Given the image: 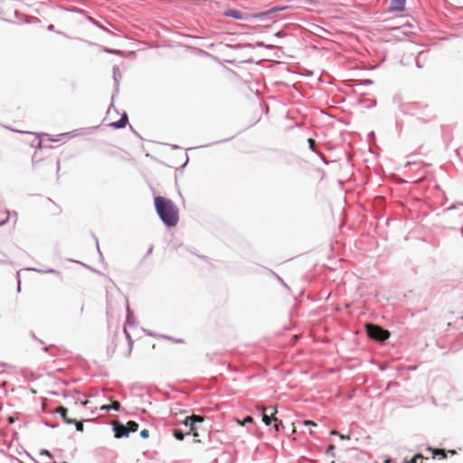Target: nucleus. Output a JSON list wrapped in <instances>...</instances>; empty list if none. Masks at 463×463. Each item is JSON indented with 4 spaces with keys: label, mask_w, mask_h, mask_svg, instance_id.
Here are the masks:
<instances>
[{
    "label": "nucleus",
    "mask_w": 463,
    "mask_h": 463,
    "mask_svg": "<svg viewBox=\"0 0 463 463\" xmlns=\"http://www.w3.org/2000/svg\"><path fill=\"white\" fill-rule=\"evenodd\" d=\"M120 408V403L117 401L113 402L111 405H103L101 406V410H106V411H109L110 409H113V410H119Z\"/></svg>",
    "instance_id": "f3484780"
},
{
    "label": "nucleus",
    "mask_w": 463,
    "mask_h": 463,
    "mask_svg": "<svg viewBox=\"0 0 463 463\" xmlns=\"http://www.w3.org/2000/svg\"><path fill=\"white\" fill-rule=\"evenodd\" d=\"M154 203L158 217L165 226L175 227L178 223V210L170 199L156 196Z\"/></svg>",
    "instance_id": "f257e3e1"
},
{
    "label": "nucleus",
    "mask_w": 463,
    "mask_h": 463,
    "mask_svg": "<svg viewBox=\"0 0 463 463\" xmlns=\"http://www.w3.org/2000/svg\"><path fill=\"white\" fill-rule=\"evenodd\" d=\"M365 331L367 335L377 342L383 343L390 338L391 333L389 330L384 329L376 324H366Z\"/></svg>",
    "instance_id": "7ed1b4c3"
},
{
    "label": "nucleus",
    "mask_w": 463,
    "mask_h": 463,
    "mask_svg": "<svg viewBox=\"0 0 463 463\" xmlns=\"http://www.w3.org/2000/svg\"><path fill=\"white\" fill-rule=\"evenodd\" d=\"M429 449L431 451L433 458H435L436 456H439L440 458H445L447 457V453L444 449Z\"/></svg>",
    "instance_id": "4468645a"
},
{
    "label": "nucleus",
    "mask_w": 463,
    "mask_h": 463,
    "mask_svg": "<svg viewBox=\"0 0 463 463\" xmlns=\"http://www.w3.org/2000/svg\"><path fill=\"white\" fill-rule=\"evenodd\" d=\"M271 14H272V13L270 12V9H269L264 12L253 14L250 15V17L253 19L265 21V20H269Z\"/></svg>",
    "instance_id": "9b49d317"
},
{
    "label": "nucleus",
    "mask_w": 463,
    "mask_h": 463,
    "mask_svg": "<svg viewBox=\"0 0 463 463\" xmlns=\"http://www.w3.org/2000/svg\"><path fill=\"white\" fill-rule=\"evenodd\" d=\"M452 208H454V207H453V206H452V207H449V208H447V209L445 210V212H449V211H450Z\"/></svg>",
    "instance_id": "09e8293b"
},
{
    "label": "nucleus",
    "mask_w": 463,
    "mask_h": 463,
    "mask_svg": "<svg viewBox=\"0 0 463 463\" xmlns=\"http://www.w3.org/2000/svg\"><path fill=\"white\" fill-rule=\"evenodd\" d=\"M415 62H416V66L418 68H422V65L420 63V57L419 56L416 58Z\"/></svg>",
    "instance_id": "72a5a7b5"
},
{
    "label": "nucleus",
    "mask_w": 463,
    "mask_h": 463,
    "mask_svg": "<svg viewBox=\"0 0 463 463\" xmlns=\"http://www.w3.org/2000/svg\"><path fill=\"white\" fill-rule=\"evenodd\" d=\"M38 146L42 147V141L41 140L38 141Z\"/></svg>",
    "instance_id": "de8ad7c7"
},
{
    "label": "nucleus",
    "mask_w": 463,
    "mask_h": 463,
    "mask_svg": "<svg viewBox=\"0 0 463 463\" xmlns=\"http://www.w3.org/2000/svg\"><path fill=\"white\" fill-rule=\"evenodd\" d=\"M307 142H308V146H309L310 150L313 151L314 153L317 154L319 151H317L316 149V141L313 138H308Z\"/></svg>",
    "instance_id": "6ab92c4d"
},
{
    "label": "nucleus",
    "mask_w": 463,
    "mask_h": 463,
    "mask_svg": "<svg viewBox=\"0 0 463 463\" xmlns=\"http://www.w3.org/2000/svg\"><path fill=\"white\" fill-rule=\"evenodd\" d=\"M188 160H189V157H188L187 154H185V163H184V166L187 164Z\"/></svg>",
    "instance_id": "79ce46f5"
},
{
    "label": "nucleus",
    "mask_w": 463,
    "mask_h": 463,
    "mask_svg": "<svg viewBox=\"0 0 463 463\" xmlns=\"http://www.w3.org/2000/svg\"><path fill=\"white\" fill-rule=\"evenodd\" d=\"M273 421L275 422L274 428L277 431L279 430V427L282 426V421L279 420L276 417H273Z\"/></svg>",
    "instance_id": "a878e982"
},
{
    "label": "nucleus",
    "mask_w": 463,
    "mask_h": 463,
    "mask_svg": "<svg viewBox=\"0 0 463 463\" xmlns=\"http://www.w3.org/2000/svg\"><path fill=\"white\" fill-rule=\"evenodd\" d=\"M29 270H33V271H36L41 274L50 273V274L61 275V272L58 269H41L33 268V269H29Z\"/></svg>",
    "instance_id": "ddd939ff"
},
{
    "label": "nucleus",
    "mask_w": 463,
    "mask_h": 463,
    "mask_svg": "<svg viewBox=\"0 0 463 463\" xmlns=\"http://www.w3.org/2000/svg\"><path fill=\"white\" fill-rule=\"evenodd\" d=\"M253 422V418L251 416H247L243 421H239V423L241 425V426H244L246 423H251Z\"/></svg>",
    "instance_id": "393cba45"
},
{
    "label": "nucleus",
    "mask_w": 463,
    "mask_h": 463,
    "mask_svg": "<svg viewBox=\"0 0 463 463\" xmlns=\"http://www.w3.org/2000/svg\"><path fill=\"white\" fill-rule=\"evenodd\" d=\"M339 437H340L341 439H350L349 436H345L343 434H339Z\"/></svg>",
    "instance_id": "f704fd0d"
},
{
    "label": "nucleus",
    "mask_w": 463,
    "mask_h": 463,
    "mask_svg": "<svg viewBox=\"0 0 463 463\" xmlns=\"http://www.w3.org/2000/svg\"><path fill=\"white\" fill-rule=\"evenodd\" d=\"M113 430L115 433V437L117 439H120L125 436H128V427L126 425H123L118 421H115L113 423Z\"/></svg>",
    "instance_id": "20e7f679"
},
{
    "label": "nucleus",
    "mask_w": 463,
    "mask_h": 463,
    "mask_svg": "<svg viewBox=\"0 0 463 463\" xmlns=\"http://www.w3.org/2000/svg\"><path fill=\"white\" fill-rule=\"evenodd\" d=\"M20 289H21L20 280H18L17 290L20 291Z\"/></svg>",
    "instance_id": "49530a36"
},
{
    "label": "nucleus",
    "mask_w": 463,
    "mask_h": 463,
    "mask_svg": "<svg viewBox=\"0 0 463 463\" xmlns=\"http://www.w3.org/2000/svg\"><path fill=\"white\" fill-rule=\"evenodd\" d=\"M60 170V161H57V172Z\"/></svg>",
    "instance_id": "a18cd8bd"
},
{
    "label": "nucleus",
    "mask_w": 463,
    "mask_h": 463,
    "mask_svg": "<svg viewBox=\"0 0 463 463\" xmlns=\"http://www.w3.org/2000/svg\"><path fill=\"white\" fill-rule=\"evenodd\" d=\"M257 46L262 47V46H264V43L261 42H259V43H257Z\"/></svg>",
    "instance_id": "37998d69"
},
{
    "label": "nucleus",
    "mask_w": 463,
    "mask_h": 463,
    "mask_svg": "<svg viewBox=\"0 0 463 463\" xmlns=\"http://www.w3.org/2000/svg\"><path fill=\"white\" fill-rule=\"evenodd\" d=\"M303 424L306 425V426H312V427H316L317 426V423L315 421L309 420H304Z\"/></svg>",
    "instance_id": "cd10ccee"
},
{
    "label": "nucleus",
    "mask_w": 463,
    "mask_h": 463,
    "mask_svg": "<svg viewBox=\"0 0 463 463\" xmlns=\"http://www.w3.org/2000/svg\"><path fill=\"white\" fill-rule=\"evenodd\" d=\"M224 14L227 17L234 18L236 20H242V19H244V14L241 11L236 10V9H227L224 12Z\"/></svg>",
    "instance_id": "1a4fd4ad"
},
{
    "label": "nucleus",
    "mask_w": 463,
    "mask_h": 463,
    "mask_svg": "<svg viewBox=\"0 0 463 463\" xmlns=\"http://www.w3.org/2000/svg\"><path fill=\"white\" fill-rule=\"evenodd\" d=\"M52 348H53V345L46 346L43 348V351L49 352Z\"/></svg>",
    "instance_id": "c9c22d12"
},
{
    "label": "nucleus",
    "mask_w": 463,
    "mask_h": 463,
    "mask_svg": "<svg viewBox=\"0 0 463 463\" xmlns=\"http://www.w3.org/2000/svg\"><path fill=\"white\" fill-rule=\"evenodd\" d=\"M448 453H449L450 455H456L457 451L454 450V449H450V450L448 451Z\"/></svg>",
    "instance_id": "58836bf2"
},
{
    "label": "nucleus",
    "mask_w": 463,
    "mask_h": 463,
    "mask_svg": "<svg viewBox=\"0 0 463 463\" xmlns=\"http://www.w3.org/2000/svg\"><path fill=\"white\" fill-rule=\"evenodd\" d=\"M361 84H363V85H371V84H373V80H369V79H366V80H364Z\"/></svg>",
    "instance_id": "473e14b6"
},
{
    "label": "nucleus",
    "mask_w": 463,
    "mask_h": 463,
    "mask_svg": "<svg viewBox=\"0 0 463 463\" xmlns=\"http://www.w3.org/2000/svg\"><path fill=\"white\" fill-rule=\"evenodd\" d=\"M461 209H462V212H461V215H463V205H461Z\"/></svg>",
    "instance_id": "3c124183"
},
{
    "label": "nucleus",
    "mask_w": 463,
    "mask_h": 463,
    "mask_svg": "<svg viewBox=\"0 0 463 463\" xmlns=\"http://www.w3.org/2000/svg\"><path fill=\"white\" fill-rule=\"evenodd\" d=\"M296 432H297V430H296V427L294 426L293 430H292V433H296Z\"/></svg>",
    "instance_id": "8fccbe9b"
},
{
    "label": "nucleus",
    "mask_w": 463,
    "mask_h": 463,
    "mask_svg": "<svg viewBox=\"0 0 463 463\" xmlns=\"http://www.w3.org/2000/svg\"><path fill=\"white\" fill-rule=\"evenodd\" d=\"M95 240H96V244H97L98 251H99V255H101V252H100V250H99V246L98 240H97V239H95Z\"/></svg>",
    "instance_id": "ea45409f"
},
{
    "label": "nucleus",
    "mask_w": 463,
    "mask_h": 463,
    "mask_svg": "<svg viewBox=\"0 0 463 463\" xmlns=\"http://www.w3.org/2000/svg\"><path fill=\"white\" fill-rule=\"evenodd\" d=\"M257 409L262 411V420H263V422L266 425H269L271 423V421H273V417H275L274 414L277 412L276 408H274V412L272 413L271 417H269L266 413V408L264 406H258Z\"/></svg>",
    "instance_id": "9d476101"
},
{
    "label": "nucleus",
    "mask_w": 463,
    "mask_h": 463,
    "mask_svg": "<svg viewBox=\"0 0 463 463\" xmlns=\"http://www.w3.org/2000/svg\"><path fill=\"white\" fill-rule=\"evenodd\" d=\"M47 29H48V31H53L54 30V25L53 24H50V25H48Z\"/></svg>",
    "instance_id": "e433bc0d"
},
{
    "label": "nucleus",
    "mask_w": 463,
    "mask_h": 463,
    "mask_svg": "<svg viewBox=\"0 0 463 463\" xmlns=\"http://www.w3.org/2000/svg\"><path fill=\"white\" fill-rule=\"evenodd\" d=\"M331 435H338L339 436V432L336 430H332Z\"/></svg>",
    "instance_id": "a19ab883"
},
{
    "label": "nucleus",
    "mask_w": 463,
    "mask_h": 463,
    "mask_svg": "<svg viewBox=\"0 0 463 463\" xmlns=\"http://www.w3.org/2000/svg\"><path fill=\"white\" fill-rule=\"evenodd\" d=\"M71 137H73L72 133L71 132H67V133L61 134L59 138L52 139V141L58 142V141L61 140V137H69L70 138Z\"/></svg>",
    "instance_id": "5701e85b"
},
{
    "label": "nucleus",
    "mask_w": 463,
    "mask_h": 463,
    "mask_svg": "<svg viewBox=\"0 0 463 463\" xmlns=\"http://www.w3.org/2000/svg\"><path fill=\"white\" fill-rule=\"evenodd\" d=\"M55 411L62 417L63 420L66 423L72 424L73 422H75V419H71L68 417V410L65 407L59 406Z\"/></svg>",
    "instance_id": "0eeeda50"
},
{
    "label": "nucleus",
    "mask_w": 463,
    "mask_h": 463,
    "mask_svg": "<svg viewBox=\"0 0 463 463\" xmlns=\"http://www.w3.org/2000/svg\"><path fill=\"white\" fill-rule=\"evenodd\" d=\"M124 332L126 334V336L127 338L129 340V349L131 348V345H132V341H131V338H130V335L128 333V331L126 330V328H124Z\"/></svg>",
    "instance_id": "2f4dec72"
},
{
    "label": "nucleus",
    "mask_w": 463,
    "mask_h": 463,
    "mask_svg": "<svg viewBox=\"0 0 463 463\" xmlns=\"http://www.w3.org/2000/svg\"><path fill=\"white\" fill-rule=\"evenodd\" d=\"M289 6L288 5H277L272 8H270V12L273 14L280 11L287 10Z\"/></svg>",
    "instance_id": "a211bd4d"
},
{
    "label": "nucleus",
    "mask_w": 463,
    "mask_h": 463,
    "mask_svg": "<svg viewBox=\"0 0 463 463\" xmlns=\"http://www.w3.org/2000/svg\"><path fill=\"white\" fill-rule=\"evenodd\" d=\"M153 251V246H150V248L147 250L146 255L151 254Z\"/></svg>",
    "instance_id": "4c0bfd02"
},
{
    "label": "nucleus",
    "mask_w": 463,
    "mask_h": 463,
    "mask_svg": "<svg viewBox=\"0 0 463 463\" xmlns=\"http://www.w3.org/2000/svg\"><path fill=\"white\" fill-rule=\"evenodd\" d=\"M6 222H7V219H5V220H4V221L0 222V226H2V225H4L5 223H6Z\"/></svg>",
    "instance_id": "c03bdc74"
},
{
    "label": "nucleus",
    "mask_w": 463,
    "mask_h": 463,
    "mask_svg": "<svg viewBox=\"0 0 463 463\" xmlns=\"http://www.w3.org/2000/svg\"><path fill=\"white\" fill-rule=\"evenodd\" d=\"M73 423L76 425V429H77L78 431H83L84 427H83L82 421H77L75 420V422H73Z\"/></svg>",
    "instance_id": "bb28decb"
},
{
    "label": "nucleus",
    "mask_w": 463,
    "mask_h": 463,
    "mask_svg": "<svg viewBox=\"0 0 463 463\" xmlns=\"http://www.w3.org/2000/svg\"><path fill=\"white\" fill-rule=\"evenodd\" d=\"M406 0H391L390 9L392 11L400 12L404 9Z\"/></svg>",
    "instance_id": "6e6552de"
},
{
    "label": "nucleus",
    "mask_w": 463,
    "mask_h": 463,
    "mask_svg": "<svg viewBox=\"0 0 463 463\" xmlns=\"http://www.w3.org/2000/svg\"><path fill=\"white\" fill-rule=\"evenodd\" d=\"M423 457L420 454L415 455L408 463H422Z\"/></svg>",
    "instance_id": "aec40b11"
},
{
    "label": "nucleus",
    "mask_w": 463,
    "mask_h": 463,
    "mask_svg": "<svg viewBox=\"0 0 463 463\" xmlns=\"http://www.w3.org/2000/svg\"><path fill=\"white\" fill-rule=\"evenodd\" d=\"M140 436H141L142 438H144V439L147 438V437L149 436V431H148V430H146V429H145V430H141V432H140Z\"/></svg>",
    "instance_id": "c756f323"
},
{
    "label": "nucleus",
    "mask_w": 463,
    "mask_h": 463,
    "mask_svg": "<svg viewBox=\"0 0 463 463\" xmlns=\"http://www.w3.org/2000/svg\"><path fill=\"white\" fill-rule=\"evenodd\" d=\"M128 123V117L127 113H123L121 115L120 118L118 121L111 123L110 126L114 129H120V128H124Z\"/></svg>",
    "instance_id": "423d86ee"
},
{
    "label": "nucleus",
    "mask_w": 463,
    "mask_h": 463,
    "mask_svg": "<svg viewBox=\"0 0 463 463\" xmlns=\"http://www.w3.org/2000/svg\"><path fill=\"white\" fill-rule=\"evenodd\" d=\"M203 417L193 415L186 417L184 421V425L189 427V433L193 434L194 442L201 443L208 437L207 430L201 429L199 426V424L203 423Z\"/></svg>",
    "instance_id": "f03ea898"
},
{
    "label": "nucleus",
    "mask_w": 463,
    "mask_h": 463,
    "mask_svg": "<svg viewBox=\"0 0 463 463\" xmlns=\"http://www.w3.org/2000/svg\"><path fill=\"white\" fill-rule=\"evenodd\" d=\"M135 323L134 314L130 310L129 307H127V318L126 325H133Z\"/></svg>",
    "instance_id": "2eb2a0df"
},
{
    "label": "nucleus",
    "mask_w": 463,
    "mask_h": 463,
    "mask_svg": "<svg viewBox=\"0 0 463 463\" xmlns=\"http://www.w3.org/2000/svg\"><path fill=\"white\" fill-rule=\"evenodd\" d=\"M174 436L178 440H183L184 439V434H183V432L181 430H175V432H174Z\"/></svg>",
    "instance_id": "b1692460"
},
{
    "label": "nucleus",
    "mask_w": 463,
    "mask_h": 463,
    "mask_svg": "<svg viewBox=\"0 0 463 463\" xmlns=\"http://www.w3.org/2000/svg\"><path fill=\"white\" fill-rule=\"evenodd\" d=\"M103 51L107 53H112V54H121L122 52L119 50L110 49L109 47H104Z\"/></svg>",
    "instance_id": "412c9836"
},
{
    "label": "nucleus",
    "mask_w": 463,
    "mask_h": 463,
    "mask_svg": "<svg viewBox=\"0 0 463 463\" xmlns=\"http://www.w3.org/2000/svg\"><path fill=\"white\" fill-rule=\"evenodd\" d=\"M88 20L92 23L94 25L99 27L100 29L104 30V31H107V29L102 26L98 21H96L94 18L90 17V16H88Z\"/></svg>",
    "instance_id": "4be33fe9"
},
{
    "label": "nucleus",
    "mask_w": 463,
    "mask_h": 463,
    "mask_svg": "<svg viewBox=\"0 0 463 463\" xmlns=\"http://www.w3.org/2000/svg\"><path fill=\"white\" fill-rule=\"evenodd\" d=\"M122 78V74L120 72V70L118 66L113 67V80L115 82V90L116 92L118 91V86H119V80Z\"/></svg>",
    "instance_id": "f8f14e48"
},
{
    "label": "nucleus",
    "mask_w": 463,
    "mask_h": 463,
    "mask_svg": "<svg viewBox=\"0 0 463 463\" xmlns=\"http://www.w3.org/2000/svg\"><path fill=\"white\" fill-rule=\"evenodd\" d=\"M317 155L319 156V157L322 159V161L326 164V165H328V161L326 160V156H324V154H322L321 152H318Z\"/></svg>",
    "instance_id": "7c9ffc66"
},
{
    "label": "nucleus",
    "mask_w": 463,
    "mask_h": 463,
    "mask_svg": "<svg viewBox=\"0 0 463 463\" xmlns=\"http://www.w3.org/2000/svg\"><path fill=\"white\" fill-rule=\"evenodd\" d=\"M0 367H5L3 370H0V373H7V374H18L22 373L25 376V372L22 369H18L12 365H7L5 364H0Z\"/></svg>",
    "instance_id": "39448f33"
},
{
    "label": "nucleus",
    "mask_w": 463,
    "mask_h": 463,
    "mask_svg": "<svg viewBox=\"0 0 463 463\" xmlns=\"http://www.w3.org/2000/svg\"><path fill=\"white\" fill-rule=\"evenodd\" d=\"M334 450H335V446L334 445H330V446H328V448L326 449V453L329 454V455L334 456Z\"/></svg>",
    "instance_id": "c85d7f7f"
},
{
    "label": "nucleus",
    "mask_w": 463,
    "mask_h": 463,
    "mask_svg": "<svg viewBox=\"0 0 463 463\" xmlns=\"http://www.w3.org/2000/svg\"><path fill=\"white\" fill-rule=\"evenodd\" d=\"M128 433L136 432L138 430V424L133 420H129L127 425Z\"/></svg>",
    "instance_id": "dca6fc26"
}]
</instances>
